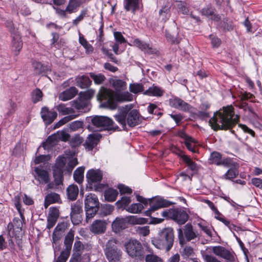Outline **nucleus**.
Segmentation results:
<instances>
[{
    "label": "nucleus",
    "instance_id": "45",
    "mask_svg": "<svg viewBox=\"0 0 262 262\" xmlns=\"http://www.w3.org/2000/svg\"><path fill=\"white\" fill-rule=\"evenodd\" d=\"M177 7L182 14L187 15L189 13V9L187 4L185 2L177 1Z\"/></svg>",
    "mask_w": 262,
    "mask_h": 262
},
{
    "label": "nucleus",
    "instance_id": "14",
    "mask_svg": "<svg viewBox=\"0 0 262 262\" xmlns=\"http://www.w3.org/2000/svg\"><path fill=\"white\" fill-rule=\"evenodd\" d=\"M70 135L65 131L58 132L49 136L46 140V144L52 146L59 140L66 142L70 139Z\"/></svg>",
    "mask_w": 262,
    "mask_h": 262
},
{
    "label": "nucleus",
    "instance_id": "57",
    "mask_svg": "<svg viewBox=\"0 0 262 262\" xmlns=\"http://www.w3.org/2000/svg\"><path fill=\"white\" fill-rule=\"evenodd\" d=\"M84 247L81 242L79 241H76L73 247V250L75 253H81L84 250Z\"/></svg>",
    "mask_w": 262,
    "mask_h": 262
},
{
    "label": "nucleus",
    "instance_id": "13",
    "mask_svg": "<svg viewBox=\"0 0 262 262\" xmlns=\"http://www.w3.org/2000/svg\"><path fill=\"white\" fill-rule=\"evenodd\" d=\"M230 164L228 165H225L224 167L229 168L227 172L223 176L222 178L225 180H232L235 178L239 173L238 164L234 162L231 159L229 161Z\"/></svg>",
    "mask_w": 262,
    "mask_h": 262
},
{
    "label": "nucleus",
    "instance_id": "24",
    "mask_svg": "<svg viewBox=\"0 0 262 262\" xmlns=\"http://www.w3.org/2000/svg\"><path fill=\"white\" fill-rule=\"evenodd\" d=\"M57 113L54 111H49L47 107H43L41 111V118L47 124L51 123L56 118Z\"/></svg>",
    "mask_w": 262,
    "mask_h": 262
},
{
    "label": "nucleus",
    "instance_id": "34",
    "mask_svg": "<svg viewBox=\"0 0 262 262\" xmlns=\"http://www.w3.org/2000/svg\"><path fill=\"white\" fill-rule=\"evenodd\" d=\"M77 85L82 89H85L89 87L91 84V81L90 78L84 75L80 76L76 79Z\"/></svg>",
    "mask_w": 262,
    "mask_h": 262
},
{
    "label": "nucleus",
    "instance_id": "51",
    "mask_svg": "<svg viewBox=\"0 0 262 262\" xmlns=\"http://www.w3.org/2000/svg\"><path fill=\"white\" fill-rule=\"evenodd\" d=\"M42 97V92L39 89H36L32 94V99L34 103L41 100Z\"/></svg>",
    "mask_w": 262,
    "mask_h": 262
},
{
    "label": "nucleus",
    "instance_id": "3",
    "mask_svg": "<svg viewBox=\"0 0 262 262\" xmlns=\"http://www.w3.org/2000/svg\"><path fill=\"white\" fill-rule=\"evenodd\" d=\"M132 104L125 105L118 110V114L114 117L116 120L122 126H126V123L130 127H134L141 122V116L136 110H132Z\"/></svg>",
    "mask_w": 262,
    "mask_h": 262
},
{
    "label": "nucleus",
    "instance_id": "30",
    "mask_svg": "<svg viewBox=\"0 0 262 262\" xmlns=\"http://www.w3.org/2000/svg\"><path fill=\"white\" fill-rule=\"evenodd\" d=\"M33 71L35 75H39L49 70V68L43 65L41 62L33 60L32 62Z\"/></svg>",
    "mask_w": 262,
    "mask_h": 262
},
{
    "label": "nucleus",
    "instance_id": "61",
    "mask_svg": "<svg viewBox=\"0 0 262 262\" xmlns=\"http://www.w3.org/2000/svg\"><path fill=\"white\" fill-rule=\"evenodd\" d=\"M68 229L67 224L66 223H62L57 225L55 227L54 231L61 233V234Z\"/></svg>",
    "mask_w": 262,
    "mask_h": 262
},
{
    "label": "nucleus",
    "instance_id": "9",
    "mask_svg": "<svg viewBox=\"0 0 262 262\" xmlns=\"http://www.w3.org/2000/svg\"><path fill=\"white\" fill-rule=\"evenodd\" d=\"M212 251L216 256L224 258L225 262L237 261V259L235 254L224 247L220 246L213 247Z\"/></svg>",
    "mask_w": 262,
    "mask_h": 262
},
{
    "label": "nucleus",
    "instance_id": "25",
    "mask_svg": "<svg viewBox=\"0 0 262 262\" xmlns=\"http://www.w3.org/2000/svg\"><path fill=\"white\" fill-rule=\"evenodd\" d=\"M11 32L13 34L12 40L13 50L16 52L15 54L17 55L23 47L21 37L18 33L15 32L14 29L13 31L11 30Z\"/></svg>",
    "mask_w": 262,
    "mask_h": 262
},
{
    "label": "nucleus",
    "instance_id": "53",
    "mask_svg": "<svg viewBox=\"0 0 262 262\" xmlns=\"http://www.w3.org/2000/svg\"><path fill=\"white\" fill-rule=\"evenodd\" d=\"M94 94V91L93 90H89L85 92L80 93V97L85 101L90 99Z\"/></svg>",
    "mask_w": 262,
    "mask_h": 262
},
{
    "label": "nucleus",
    "instance_id": "31",
    "mask_svg": "<svg viewBox=\"0 0 262 262\" xmlns=\"http://www.w3.org/2000/svg\"><path fill=\"white\" fill-rule=\"evenodd\" d=\"M110 83L116 91V92H121L126 89L127 83L122 80L114 78L110 80Z\"/></svg>",
    "mask_w": 262,
    "mask_h": 262
},
{
    "label": "nucleus",
    "instance_id": "49",
    "mask_svg": "<svg viewBox=\"0 0 262 262\" xmlns=\"http://www.w3.org/2000/svg\"><path fill=\"white\" fill-rule=\"evenodd\" d=\"M57 108L59 112L62 113L63 115H68L74 113V110L72 107H67L63 104H59L57 106Z\"/></svg>",
    "mask_w": 262,
    "mask_h": 262
},
{
    "label": "nucleus",
    "instance_id": "12",
    "mask_svg": "<svg viewBox=\"0 0 262 262\" xmlns=\"http://www.w3.org/2000/svg\"><path fill=\"white\" fill-rule=\"evenodd\" d=\"M83 210L80 204L76 202L71 206V219L72 223L79 225L82 221Z\"/></svg>",
    "mask_w": 262,
    "mask_h": 262
},
{
    "label": "nucleus",
    "instance_id": "54",
    "mask_svg": "<svg viewBox=\"0 0 262 262\" xmlns=\"http://www.w3.org/2000/svg\"><path fill=\"white\" fill-rule=\"evenodd\" d=\"M240 108L243 109L244 111L246 112H248V113L250 114L251 116L254 117L256 116V114L253 108L249 106L246 102H242L240 105Z\"/></svg>",
    "mask_w": 262,
    "mask_h": 262
},
{
    "label": "nucleus",
    "instance_id": "7",
    "mask_svg": "<svg viewBox=\"0 0 262 262\" xmlns=\"http://www.w3.org/2000/svg\"><path fill=\"white\" fill-rule=\"evenodd\" d=\"M141 220L145 221L144 219H137L135 216H128L125 218L117 217L112 223V228L114 232H118L126 227L128 223L133 224L144 223Z\"/></svg>",
    "mask_w": 262,
    "mask_h": 262
},
{
    "label": "nucleus",
    "instance_id": "62",
    "mask_svg": "<svg viewBox=\"0 0 262 262\" xmlns=\"http://www.w3.org/2000/svg\"><path fill=\"white\" fill-rule=\"evenodd\" d=\"M114 37H115V40L116 41V43H118L119 44H121L122 43L126 42V39L123 36L122 34L119 32H114Z\"/></svg>",
    "mask_w": 262,
    "mask_h": 262
},
{
    "label": "nucleus",
    "instance_id": "22",
    "mask_svg": "<svg viewBox=\"0 0 262 262\" xmlns=\"http://www.w3.org/2000/svg\"><path fill=\"white\" fill-rule=\"evenodd\" d=\"M169 103L171 106L184 111H188L190 108L189 104L179 98L170 99Z\"/></svg>",
    "mask_w": 262,
    "mask_h": 262
},
{
    "label": "nucleus",
    "instance_id": "40",
    "mask_svg": "<svg viewBox=\"0 0 262 262\" xmlns=\"http://www.w3.org/2000/svg\"><path fill=\"white\" fill-rule=\"evenodd\" d=\"M80 43L85 48L86 53L90 54L93 53L94 48L93 46L89 44L83 36H80L79 38Z\"/></svg>",
    "mask_w": 262,
    "mask_h": 262
},
{
    "label": "nucleus",
    "instance_id": "28",
    "mask_svg": "<svg viewBox=\"0 0 262 262\" xmlns=\"http://www.w3.org/2000/svg\"><path fill=\"white\" fill-rule=\"evenodd\" d=\"M60 202V195L55 192L48 193L45 197L44 206L45 208H47L49 206L53 203H59Z\"/></svg>",
    "mask_w": 262,
    "mask_h": 262
},
{
    "label": "nucleus",
    "instance_id": "44",
    "mask_svg": "<svg viewBox=\"0 0 262 262\" xmlns=\"http://www.w3.org/2000/svg\"><path fill=\"white\" fill-rule=\"evenodd\" d=\"M181 157L191 170H197L198 167L196 164L192 161V160L189 157L185 155H182Z\"/></svg>",
    "mask_w": 262,
    "mask_h": 262
},
{
    "label": "nucleus",
    "instance_id": "32",
    "mask_svg": "<svg viewBox=\"0 0 262 262\" xmlns=\"http://www.w3.org/2000/svg\"><path fill=\"white\" fill-rule=\"evenodd\" d=\"M68 198L71 201L75 200L77 199L79 193V189L77 185L72 184L67 188Z\"/></svg>",
    "mask_w": 262,
    "mask_h": 262
},
{
    "label": "nucleus",
    "instance_id": "18",
    "mask_svg": "<svg viewBox=\"0 0 262 262\" xmlns=\"http://www.w3.org/2000/svg\"><path fill=\"white\" fill-rule=\"evenodd\" d=\"M34 178L39 182L40 184L49 183L50 180V176L47 170L42 169L39 167L35 168L34 169Z\"/></svg>",
    "mask_w": 262,
    "mask_h": 262
},
{
    "label": "nucleus",
    "instance_id": "55",
    "mask_svg": "<svg viewBox=\"0 0 262 262\" xmlns=\"http://www.w3.org/2000/svg\"><path fill=\"white\" fill-rule=\"evenodd\" d=\"M166 38L168 41L170 42L172 44H178L180 41L177 38L176 35L171 34L169 32L167 31L166 33Z\"/></svg>",
    "mask_w": 262,
    "mask_h": 262
},
{
    "label": "nucleus",
    "instance_id": "41",
    "mask_svg": "<svg viewBox=\"0 0 262 262\" xmlns=\"http://www.w3.org/2000/svg\"><path fill=\"white\" fill-rule=\"evenodd\" d=\"M143 209V206L141 203H135L126 209V211L132 213H138Z\"/></svg>",
    "mask_w": 262,
    "mask_h": 262
},
{
    "label": "nucleus",
    "instance_id": "36",
    "mask_svg": "<svg viewBox=\"0 0 262 262\" xmlns=\"http://www.w3.org/2000/svg\"><path fill=\"white\" fill-rule=\"evenodd\" d=\"M163 90L158 86L153 85L144 92V95L160 97L163 95Z\"/></svg>",
    "mask_w": 262,
    "mask_h": 262
},
{
    "label": "nucleus",
    "instance_id": "1",
    "mask_svg": "<svg viewBox=\"0 0 262 262\" xmlns=\"http://www.w3.org/2000/svg\"><path fill=\"white\" fill-rule=\"evenodd\" d=\"M239 120V116L234 115V108L230 105L224 107L214 113L209 120V124L214 130H230Z\"/></svg>",
    "mask_w": 262,
    "mask_h": 262
},
{
    "label": "nucleus",
    "instance_id": "21",
    "mask_svg": "<svg viewBox=\"0 0 262 262\" xmlns=\"http://www.w3.org/2000/svg\"><path fill=\"white\" fill-rule=\"evenodd\" d=\"M188 218L189 215L186 211L181 209H174L172 220L178 224H184L188 221Z\"/></svg>",
    "mask_w": 262,
    "mask_h": 262
},
{
    "label": "nucleus",
    "instance_id": "38",
    "mask_svg": "<svg viewBox=\"0 0 262 262\" xmlns=\"http://www.w3.org/2000/svg\"><path fill=\"white\" fill-rule=\"evenodd\" d=\"M84 171V168L83 167H80L77 168L74 172V180L79 184H81L83 181Z\"/></svg>",
    "mask_w": 262,
    "mask_h": 262
},
{
    "label": "nucleus",
    "instance_id": "19",
    "mask_svg": "<svg viewBox=\"0 0 262 262\" xmlns=\"http://www.w3.org/2000/svg\"><path fill=\"white\" fill-rule=\"evenodd\" d=\"M101 137V135L98 133L90 134L88 137L84 146L88 150H91L97 145Z\"/></svg>",
    "mask_w": 262,
    "mask_h": 262
},
{
    "label": "nucleus",
    "instance_id": "60",
    "mask_svg": "<svg viewBox=\"0 0 262 262\" xmlns=\"http://www.w3.org/2000/svg\"><path fill=\"white\" fill-rule=\"evenodd\" d=\"M66 164V159L64 157H58L57 159L56 167L59 169V171H62Z\"/></svg>",
    "mask_w": 262,
    "mask_h": 262
},
{
    "label": "nucleus",
    "instance_id": "16",
    "mask_svg": "<svg viewBox=\"0 0 262 262\" xmlns=\"http://www.w3.org/2000/svg\"><path fill=\"white\" fill-rule=\"evenodd\" d=\"M231 158H223L222 155L219 152L214 151L210 154L209 161L211 164H215L217 166L228 165L230 164L229 161Z\"/></svg>",
    "mask_w": 262,
    "mask_h": 262
},
{
    "label": "nucleus",
    "instance_id": "50",
    "mask_svg": "<svg viewBox=\"0 0 262 262\" xmlns=\"http://www.w3.org/2000/svg\"><path fill=\"white\" fill-rule=\"evenodd\" d=\"M129 90L131 92L136 94L143 91V86L141 84L133 83L130 84Z\"/></svg>",
    "mask_w": 262,
    "mask_h": 262
},
{
    "label": "nucleus",
    "instance_id": "17",
    "mask_svg": "<svg viewBox=\"0 0 262 262\" xmlns=\"http://www.w3.org/2000/svg\"><path fill=\"white\" fill-rule=\"evenodd\" d=\"M106 223L104 220H96L90 227V231L95 234H101L105 232L106 228Z\"/></svg>",
    "mask_w": 262,
    "mask_h": 262
},
{
    "label": "nucleus",
    "instance_id": "63",
    "mask_svg": "<svg viewBox=\"0 0 262 262\" xmlns=\"http://www.w3.org/2000/svg\"><path fill=\"white\" fill-rule=\"evenodd\" d=\"M131 202L129 197L124 196L122 197L121 200H119L117 202V204L120 205V207L126 206Z\"/></svg>",
    "mask_w": 262,
    "mask_h": 262
},
{
    "label": "nucleus",
    "instance_id": "23",
    "mask_svg": "<svg viewBox=\"0 0 262 262\" xmlns=\"http://www.w3.org/2000/svg\"><path fill=\"white\" fill-rule=\"evenodd\" d=\"M142 0H124V7L126 11H132L134 14L139 10Z\"/></svg>",
    "mask_w": 262,
    "mask_h": 262
},
{
    "label": "nucleus",
    "instance_id": "37",
    "mask_svg": "<svg viewBox=\"0 0 262 262\" xmlns=\"http://www.w3.org/2000/svg\"><path fill=\"white\" fill-rule=\"evenodd\" d=\"M118 192L116 189L108 188L105 191L104 197L108 202H113L116 200Z\"/></svg>",
    "mask_w": 262,
    "mask_h": 262
},
{
    "label": "nucleus",
    "instance_id": "56",
    "mask_svg": "<svg viewBox=\"0 0 262 262\" xmlns=\"http://www.w3.org/2000/svg\"><path fill=\"white\" fill-rule=\"evenodd\" d=\"M54 182L56 184V186H58L62 184L63 176L62 171H58V173H56L55 170H54Z\"/></svg>",
    "mask_w": 262,
    "mask_h": 262
},
{
    "label": "nucleus",
    "instance_id": "27",
    "mask_svg": "<svg viewBox=\"0 0 262 262\" xmlns=\"http://www.w3.org/2000/svg\"><path fill=\"white\" fill-rule=\"evenodd\" d=\"M78 91L75 87H71L60 94L59 98L62 101L72 99L77 94Z\"/></svg>",
    "mask_w": 262,
    "mask_h": 262
},
{
    "label": "nucleus",
    "instance_id": "64",
    "mask_svg": "<svg viewBox=\"0 0 262 262\" xmlns=\"http://www.w3.org/2000/svg\"><path fill=\"white\" fill-rule=\"evenodd\" d=\"M118 188L119 189L121 194L128 193L130 194L132 193V189L127 186H126L123 184H119L118 186Z\"/></svg>",
    "mask_w": 262,
    "mask_h": 262
},
{
    "label": "nucleus",
    "instance_id": "2",
    "mask_svg": "<svg viewBox=\"0 0 262 262\" xmlns=\"http://www.w3.org/2000/svg\"><path fill=\"white\" fill-rule=\"evenodd\" d=\"M98 96L105 101L104 105L112 110L116 108L118 102L130 101L133 98V95L127 91L115 92L105 88L101 89Z\"/></svg>",
    "mask_w": 262,
    "mask_h": 262
},
{
    "label": "nucleus",
    "instance_id": "15",
    "mask_svg": "<svg viewBox=\"0 0 262 262\" xmlns=\"http://www.w3.org/2000/svg\"><path fill=\"white\" fill-rule=\"evenodd\" d=\"M102 172L98 169L89 170L86 174V178L90 185L99 183L102 179Z\"/></svg>",
    "mask_w": 262,
    "mask_h": 262
},
{
    "label": "nucleus",
    "instance_id": "59",
    "mask_svg": "<svg viewBox=\"0 0 262 262\" xmlns=\"http://www.w3.org/2000/svg\"><path fill=\"white\" fill-rule=\"evenodd\" d=\"M59 216V211L56 207H51L50 208L49 217L57 220Z\"/></svg>",
    "mask_w": 262,
    "mask_h": 262
},
{
    "label": "nucleus",
    "instance_id": "33",
    "mask_svg": "<svg viewBox=\"0 0 262 262\" xmlns=\"http://www.w3.org/2000/svg\"><path fill=\"white\" fill-rule=\"evenodd\" d=\"M134 43L141 50L144 51L149 54H154L155 53V50L153 49L149 45L145 42H142L138 39L134 41Z\"/></svg>",
    "mask_w": 262,
    "mask_h": 262
},
{
    "label": "nucleus",
    "instance_id": "48",
    "mask_svg": "<svg viewBox=\"0 0 262 262\" xmlns=\"http://www.w3.org/2000/svg\"><path fill=\"white\" fill-rule=\"evenodd\" d=\"M145 259L146 262H163V259L160 257L153 253L147 254L145 256Z\"/></svg>",
    "mask_w": 262,
    "mask_h": 262
},
{
    "label": "nucleus",
    "instance_id": "6",
    "mask_svg": "<svg viewBox=\"0 0 262 262\" xmlns=\"http://www.w3.org/2000/svg\"><path fill=\"white\" fill-rule=\"evenodd\" d=\"M126 253L132 258L142 260L144 258V249L141 243L135 239H130L124 245Z\"/></svg>",
    "mask_w": 262,
    "mask_h": 262
},
{
    "label": "nucleus",
    "instance_id": "42",
    "mask_svg": "<svg viewBox=\"0 0 262 262\" xmlns=\"http://www.w3.org/2000/svg\"><path fill=\"white\" fill-rule=\"evenodd\" d=\"M88 102L81 99V97L78 100L71 102L72 106L77 110H81L86 107Z\"/></svg>",
    "mask_w": 262,
    "mask_h": 262
},
{
    "label": "nucleus",
    "instance_id": "29",
    "mask_svg": "<svg viewBox=\"0 0 262 262\" xmlns=\"http://www.w3.org/2000/svg\"><path fill=\"white\" fill-rule=\"evenodd\" d=\"M202 14L215 21L220 19V16L215 13V9L211 6H207L201 11Z\"/></svg>",
    "mask_w": 262,
    "mask_h": 262
},
{
    "label": "nucleus",
    "instance_id": "43",
    "mask_svg": "<svg viewBox=\"0 0 262 262\" xmlns=\"http://www.w3.org/2000/svg\"><path fill=\"white\" fill-rule=\"evenodd\" d=\"M90 75L93 79L95 83L97 84H102L106 79L104 75L102 74H95L93 73H91Z\"/></svg>",
    "mask_w": 262,
    "mask_h": 262
},
{
    "label": "nucleus",
    "instance_id": "20",
    "mask_svg": "<svg viewBox=\"0 0 262 262\" xmlns=\"http://www.w3.org/2000/svg\"><path fill=\"white\" fill-rule=\"evenodd\" d=\"M74 238V231L71 229L65 236L64 245L65 249L61 252L70 255Z\"/></svg>",
    "mask_w": 262,
    "mask_h": 262
},
{
    "label": "nucleus",
    "instance_id": "10",
    "mask_svg": "<svg viewBox=\"0 0 262 262\" xmlns=\"http://www.w3.org/2000/svg\"><path fill=\"white\" fill-rule=\"evenodd\" d=\"M92 124L96 127L102 129H109L113 127V121L105 116H96L92 119Z\"/></svg>",
    "mask_w": 262,
    "mask_h": 262
},
{
    "label": "nucleus",
    "instance_id": "47",
    "mask_svg": "<svg viewBox=\"0 0 262 262\" xmlns=\"http://www.w3.org/2000/svg\"><path fill=\"white\" fill-rule=\"evenodd\" d=\"M77 116L75 115H71L64 117L60 120L55 126V128H58L61 126V125L66 124V123L69 122L70 121L75 119Z\"/></svg>",
    "mask_w": 262,
    "mask_h": 262
},
{
    "label": "nucleus",
    "instance_id": "8",
    "mask_svg": "<svg viewBox=\"0 0 262 262\" xmlns=\"http://www.w3.org/2000/svg\"><path fill=\"white\" fill-rule=\"evenodd\" d=\"M178 232L179 243L181 245L185 243V237L189 242L199 237V233L194 231L193 227L190 223L186 224L183 229H178Z\"/></svg>",
    "mask_w": 262,
    "mask_h": 262
},
{
    "label": "nucleus",
    "instance_id": "46",
    "mask_svg": "<svg viewBox=\"0 0 262 262\" xmlns=\"http://www.w3.org/2000/svg\"><path fill=\"white\" fill-rule=\"evenodd\" d=\"M83 141V139L82 137L78 135H76L71 139L70 143L72 147H76L81 145Z\"/></svg>",
    "mask_w": 262,
    "mask_h": 262
},
{
    "label": "nucleus",
    "instance_id": "11",
    "mask_svg": "<svg viewBox=\"0 0 262 262\" xmlns=\"http://www.w3.org/2000/svg\"><path fill=\"white\" fill-rule=\"evenodd\" d=\"M150 208L145 212L146 215H150L151 212L163 207H168L170 203L161 198H155L149 200Z\"/></svg>",
    "mask_w": 262,
    "mask_h": 262
},
{
    "label": "nucleus",
    "instance_id": "52",
    "mask_svg": "<svg viewBox=\"0 0 262 262\" xmlns=\"http://www.w3.org/2000/svg\"><path fill=\"white\" fill-rule=\"evenodd\" d=\"M99 208H89L85 209L86 212V220L88 222V220L92 219L96 214Z\"/></svg>",
    "mask_w": 262,
    "mask_h": 262
},
{
    "label": "nucleus",
    "instance_id": "4",
    "mask_svg": "<svg viewBox=\"0 0 262 262\" xmlns=\"http://www.w3.org/2000/svg\"><path fill=\"white\" fill-rule=\"evenodd\" d=\"M174 232L171 228H166L161 231L156 237L151 240L152 244L158 249L169 251L174 242Z\"/></svg>",
    "mask_w": 262,
    "mask_h": 262
},
{
    "label": "nucleus",
    "instance_id": "39",
    "mask_svg": "<svg viewBox=\"0 0 262 262\" xmlns=\"http://www.w3.org/2000/svg\"><path fill=\"white\" fill-rule=\"evenodd\" d=\"M81 4V2L78 0H70L66 8V11L72 13L80 6Z\"/></svg>",
    "mask_w": 262,
    "mask_h": 262
},
{
    "label": "nucleus",
    "instance_id": "5",
    "mask_svg": "<svg viewBox=\"0 0 262 262\" xmlns=\"http://www.w3.org/2000/svg\"><path fill=\"white\" fill-rule=\"evenodd\" d=\"M119 242L116 238H112L106 243L104 249L105 255L109 262H120L122 252L118 247Z\"/></svg>",
    "mask_w": 262,
    "mask_h": 262
},
{
    "label": "nucleus",
    "instance_id": "35",
    "mask_svg": "<svg viewBox=\"0 0 262 262\" xmlns=\"http://www.w3.org/2000/svg\"><path fill=\"white\" fill-rule=\"evenodd\" d=\"M171 7V4L167 2L166 5L162 8L159 11L160 17L164 21H166L170 16V9Z\"/></svg>",
    "mask_w": 262,
    "mask_h": 262
},
{
    "label": "nucleus",
    "instance_id": "26",
    "mask_svg": "<svg viewBox=\"0 0 262 262\" xmlns=\"http://www.w3.org/2000/svg\"><path fill=\"white\" fill-rule=\"evenodd\" d=\"M85 209L99 208V202L97 196L90 193L88 195L84 200Z\"/></svg>",
    "mask_w": 262,
    "mask_h": 262
},
{
    "label": "nucleus",
    "instance_id": "58",
    "mask_svg": "<svg viewBox=\"0 0 262 262\" xmlns=\"http://www.w3.org/2000/svg\"><path fill=\"white\" fill-rule=\"evenodd\" d=\"M78 164V161L76 158H72L68 162L67 166V170L68 172L71 173L73 168Z\"/></svg>",
    "mask_w": 262,
    "mask_h": 262
}]
</instances>
